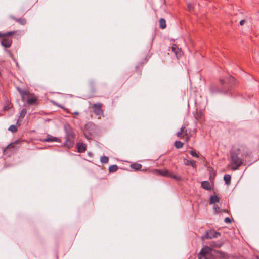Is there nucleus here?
I'll use <instances>...</instances> for the list:
<instances>
[{
  "instance_id": "obj_23",
  "label": "nucleus",
  "mask_w": 259,
  "mask_h": 259,
  "mask_svg": "<svg viewBox=\"0 0 259 259\" xmlns=\"http://www.w3.org/2000/svg\"><path fill=\"white\" fill-rule=\"evenodd\" d=\"M26 114H27V110H26V109H25V108L21 110V112H20V116H19V120L22 121V119L25 116Z\"/></svg>"
},
{
  "instance_id": "obj_18",
  "label": "nucleus",
  "mask_w": 259,
  "mask_h": 259,
  "mask_svg": "<svg viewBox=\"0 0 259 259\" xmlns=\"http://www.w3.org/2000/svg\"><path fill=\"white\" fill-rule=\"evenodd\" d=\"M201 187L207 190H210L211 188L210 183L207 181H203L201 182Z\"/></svg>"
},
{
  "instance_id": "obj_31",
  "label": "nucleus",
  "mask_w": 259,
  "mask_h": 259,
  "mask_svg": "<svg viewBox=\"0 0 259 259\" xmlns=\"http://www.w3.org/2000/svg\"><path fill=\"white\" fill-rule=\"evenodd\" d=\"M7 149H15V145L14 143H11L9 145H8V146L6 148Z\"/></svg>"
},
{
  "instance_id": "obj_26",
  "label": "nucleus",
  "mask_w": 259,
  "mask_h": 259,
  "mask_svg": "<svg viewBox=\"0 0 259 259\" xmlns=\"http://www.w3.org/2000/svg\"><path fill=\"white\" fill-rule=\"evenodd\" d=\"M100 161L102 163H107L108 162L109 158L107 156H103L101 157Z\"/></svg>"
},
{
  "instance_id": "obj_32",
  "label": "nucleus",
  "mask_w": 259,
  "mask_h": 259,
  "mask_svg": "<svg viewBox=\"0 0 259 259\" xmlns=\"http://www.w3.org/2000/svg\"><path fill=\"white\" fill-rule=\"evenodd\" d=\"M188 10L189 11L191 12L194 9V7L191 4H188L187 5Z\"/></svg>"
},
{
  "instance_id": "obj_7",
  "label": "nucleus",
  "mask_w": 259,
  "mask_h": 259,
  "mask_svg": "<svg viewBox=\"0 0 259 259\" xmlns=\"http://www.w3.org/2000/svg\"><path fill=\"white\" fill-rule=\"evenodd\" d=\"M156 172L158 174L162 176L171 178L177 181H180L182 180V177L180 176L175 175L172 171L166 169L156 170Z\"/></svg>"
},
{
  "instance_id": "obj_6",
  "label": "nucleus",
  "mask_w": 259,
  "mask_h": 259,
  "mask_svg": "<svg viewBox=\"0 0 259 259\" xmlns=\"http://www.w3.org/2000/svg\"><path fill=\"white\" fill-rule=\"evenodd\" d=\"M189 124L188 122L185 123L181 127L180 131L177 134V136L181 139L184 138L185 142L188 143L191 137L190 133L188 132L187 127L188 126Z\"/></svg>"
},
{
  "instance_id": "obj_17",
  "label": "nucleus",
  "mask_w": 259,
  "mask_h": 259,
  "mask_svg": "<svg viewBox=\"0 0 259 259\" xmlns=\"http://www.w3.org/2000/svg\"><path fill=\"white\" fill-rule=\"evenodd\" d=\"M10 18L14 20H15L17 22L20 23V24L24 25L26 23V20L25 18H17L14 16H11Z\"/></svg>"
},
{
  "instance_id": "obj_22",
  "label": "nucleus",
  "mask_w": 259,
  "mask_h": 259,
  "mask_svg": "<svg viewBox=\"0 0 259 259\" xmlns=\"http://www.w3.org/2000/svg\"><path fill=\"white\" fill-rule=\"evenodd\" d=\"M231 177L230 175H225L224 176V180L227 185H229L231 184Z\"/></svg>"
},
{
  "instance_id": "obj_41",
  "label": "nucleus",
  "mask_w": 259,
  "mask_h": 259,
  "mask_svg": "<svg viewBox=\"0 0 259 259\" xmlns=\"http://www.w3.org/2000/svg\"><path fill=\"white\" fill-rule=\"evenodd\" d=\"M194 131H195V132H196L197 130H196V129H195V130H194Z\"/></svg>"
},
{
  "instance_id": "obj_3",
  "label": "nucleus",
  "mask_w": 259,
  "mask_h": 259,
  "mask_svg": "<svg viewBox=\"0 0 259 259\" xmlns=\"http://www.w3.org/2000/svg\"><path fill=\"white\" fill-rule=\"evenodd\" d=\"M240 152L239 148L232 150L230 152V165L232 170H237L243 163V160L239 157Z\"/></svg>"
},
{
  "instance_id": "obj_4",
  "label": "nucleus",
  "mask_w": 259,
  "mask_h": 259,
  "mask_svg": "<svg viewBox=\"0 0 259 259\" xmlns=\"http://www.w3.org/2000/svg\"><path fill=\"white\" fill-rule=\"evenodd\" d=\"M19 92L23 102H25L30 105H34L37 104V97L34 94H31L26 90H19Z\"/></svg>"
},
{
  "instance_id": "obj_2",
  "label": "nucleus",
  "mask_w": 259,
  "mask_h": 259,
  "mask_svg": "<svg viewBox=\"0 0 259 259\" xmlns=\"http://www.w3.org/2000/svg\"><path fill=\"white\" fill-rule=\"evenodd\" d=\"M202 258L205 259H214L215 258L229 259V255L225 252L216 250L211 247L205 246L201 250L199 253V258Z\"/></svg>"
},
{
  "instance_id": "obj_37",
  "label": "nucleus",
  "mask_w": 259,
  "mask_h": 259,
  "mask_svg": "<svg viewBox=\"0 0 259 259\" xmlns=\"http://www.w3.org/2000/svg\"><path fill=\"white\" fill-rule=\"evenodd\" d=\"M214 246L217 247H221V244H215Z\"/></svg>"
},
{
  "instance_id": "obj_15",
  "label": "nucleus",
  "mask_w": 259,
  "mask_h": 259,
  "mask_svg": "<svg viewBox=\"0 0 259 259\" xmlns=\"http://www.w3.org/2000/svg\"><path fill=\"white\" fill-rule=\"evenodd\" d=\"M43 142H58L59 139L58 138L54 137L50 135H48L47 138L41 140Z\"/></svg>"
},
{
  "instance_id": "obj_25",
  "label": "nucleus",
  "mask_w": 259,
  "mask_h": 259,
  "mask_svg": "<svg viewBox=\"0 0 259 259\" xmlns=\"http://www.w3.org/2000/svg\"><path fill=\"white\" fill-rule=\"evenodd\" d=\"M118 166L116 165H113L109 167V170L110 172H114L117 170Z\"/></svg>"
},
{
  "instance_id": "obj_30",
  "label": "nucleus",
  "mask_w": 259,
  "mask_h": 259,
  "mask_svg": "<svg viewBox=\"0 0 259 259\" xmlns=\"http://www.w3.org/2000/svg\"><path fill=\"white\" fill-rule=\"evenodd\" d=\"M95 126V125L93 123L90 122V123H87L85 125V129H87L88 128H92V127H93Z\"/></svg>"
},
{
  "instance_id": "obj_42",
  "label": "nucleus",
  "mask_w": 259,
  "mask_h": 259,
  "mask_svg": "<svg viewBox=\"0 0 259 259\" xmlns=\"http://www.w3.org/2000/svg\"><path fill=\"white\" fill-rule=\"evenodd\" d=\"M258 150H259V145H258Z\"/></svg>"
},
{
  "instance_id": "obj_8",
  "label": "nucleus",
  "mask_w": 259,
  "mask_h": 259,
  "mask_svg": "<svg viewBox=\"0 0 259 259\" xmlns=\"http://www.w3.org/2000/svg\"><path fill=\"white\" fill-rule=\"evenodd\" d=\"M221 236L219 232L211 229L205 232L204 235L201 237V239L204 241L205 239H211L214 238H218Z\"/></svg>"
},
{
  "instance_id": "obj_33",
  "label": "nucleus",
  "mask_w": 259,
  "mask_h": 259,
  "mask_svg": "<svg viewBox=\"0 0 259 259\" xmlns=\"http://www.w3.org/2000/svg\"><path fill=\"white\" fill-rule=\"evenodd\" d=\"M224 221L227 223H231L232 222V220L229 217L225 218Z\"/></svg>"
},
{
  "instance_id": "obj_12",
  "label": "nucleus",
  "mask_w": 259,
  "mask_h": 259,
  "mask_svg": "<svg viewBox=\"0 0 259 259\" xmlns=\"http://www.w3.org/2000/svg\"><path fill=\"white\" fill-rule=\"evenodd\" d=\"M74 139L75 138L66 137V140L63 143L64 146L69 149L73 147L74 145Z\"/></svg>"
},
{
  "instance_id": "obj_11",
  "label": "nucleus",
  "mask_w": 259,
  "mask_h": 259,
  "mask_svg": "<svg viewBox=\"0 0 259 259\" xmlns=\"http://www.w3.org/2000/svg\"><path fill=\"white\" fill-rule=\"evenodd\" d=\"M64 128L66 133V137L75 138L76 135L69 125H66Z\"/></svg>"
},
{
  "instance_id": "obj_38",
  "label": "nucleus",
  "mask_w": 259,
  "mask_h": 259,
  "mask_svg": "<svg viewBox=\"0 0 259 259\" xmlns=\"http://www.w3.org/2000/svg\"><path fill=\"white\" fill-rule=\"evenodd\" d=\"M252 259H259V257L258 256H255Z\"/></svg>"
},
{
  "instance_id": "obj_28",
  "label": "nucleus",
  "mask_w": 259,
  "mask_h": 259,
  "mask_svg": "<svg viewBox=\"0 0 259 259\" xmlns=\"http://www.w3.org/2000/svg\"><path fill=\"white\" fill-rule=\"evenodd\" d=\"M189 153L191 154V155L193 157H196V158L199 157L198 154L195 151L191 150L189 152Z\"/></svg>"
},
{
  "instance_id": "obj_16",
  "label": "nucleus",
  "mask_w": 259,
  "mask_h": 259,
  "mask_svg": "<svg viewBox=\"0 0 259 259\" xmlns=\"http://www.w3.org/2000/svg\"><path fill=\"white\" fill-rule=\"evenodd\" d=\"M171 49H172V52L175 54L177 58L178 59L179 56H180V49L179 48L178 46L176 44H174L172 45Z\"/></svg>"
},
{
  "instance_id": "obj_29",
  "label": "nucleus",
  "mask_w": 259,
  "mask_h": 259,
  "mask_svg": "<svg viewBox=\"0 0 259 259\" xmlns=\"http://www.w3.org/2000/svg\"><path fill=\"white\" fill-rule=\"evenodd\" d=\"M213 209L214 210L215 213H220L221 210L219 206L218 205H214L213 207Z\"/></svg>"
},
{
  "instance_id": "obj_20",
  "label": "nucleus",
  "mask_w": 259,
  "mask_h": 259,
  "mask_svg": "<svg viewBox=\"0 0 259 259\" xmlns=\"http://www.w3.org/2000/svg\"><path fill=\"white\" fill-rule=\"evenodd\" d=\"M159 22L160 28H161L162 29H164L166 27V21L164 18H160L159 19Z\"/></svg>"
},
{
  "instance_id": "obj_13",
  "label": "nucleus",
  "mask_w": 259,
  "mask_h": 259,
  "mask_svg": "<svg viewBox=\"0 0 259 259\" xmlns=\"http://www.w3.org/2000/svg\"><path fill=\"white\" fill-rule=\"evenodd\" d=\"M183 161L185 165L191 166L193 168H196L197 167L196 161L194 160H189L186 158H184Z\"/></svg>"
},
{
  "instance_id": "obj_39",
  "label": "nucleus",
  "mask_w": 259,
  "mask_h": 259,
  "mask_svg": "<svg viewBox=\"0 0 259 259\" xmlns=\"http://www.w3.org/2000/svg\"><path fill=\"white\" fill-rule=\"evenodd\" d=\"M74 114L75 115H78L79 114V113L78 112H75Z\"/></svg>"
},
{
  "instance_id": "obj_27",
  "label": "nucleus",
  "mask_w": 259,
  "mask_h": 259,
  "mask_svg": "<svg viewBox=\"0 0 259 259\" xmlns=\"http://www.w3.org/2000/svg\"><path fill=\"white\" fill-rule=\"evenodd\" d=\"M9 130L12 133H15L17 131V128L15 125H12L9 127Z\"/></svg>"
},
{
  "instance_id": "obj_10",
  "label": "nucleus",
  "mask_w": 259,
  "mask_h": 259,
  "mask_svg": "<svg viewBox=\"0 0 259 259\" xmlns=\"http://www.w3.org/2000/svg\"><path fill=\"white\" fill-rule=\"evenodd\" d=\"M195 119L200 123L205 121V116L204 112L202 110L197 109L194 114Z\"/></svg>"
},
{
  "instance_id": "obj_21",
  "label": "nucleus",
  "mask_w": 259,
  "mask_h": 259,
  "mask_svg": "<svg viewBox=\"0 0 259 259\" xmlns=\"http://www.w3.org/2000/svg\"><path fill=\"white\" fill-rule=\"evenodd\" d=\"M131 168L135 170H140L142 168V165L139 163H132L131 164Z\"/></svg>"
},
{
  "instance_id": "obj_19",
  "label": "nucleus",
  "mask_w": 259,
  "mask_h": 259,
  "mask_svg": "<svg viewBox=\"0 0 259 259\" xmlns=\"http://www.w3.org/2000/svg\"><path fill=\"white\" fill-rule=\"evenodd\" d=\"M219 201L220 198L218 196H211L210 198L209 204H215V203L219 202Z\"/></svg>"
},
{
  "instance_id": "obj_24",
  "label": "nucleus",
  "mask_w": 259,
  "mask_h": 259,
  "mask_svg": "<svg viewBox=\"0 0 259 259\" xmlns=\"http://www.w3.org/2000/svg\"><path fill=\"white\" fill-rule=\"evenodd\" d=\"M174 145L177 149H180L183 147L184 143L180 141H176L174 143Z\"/></svg>"
},
{
  "instance_id": "obj_1",
  "label": "nucleus",
  "mask_w": 259,
  "mask_h": 259,
  "mask_svg": "<svg viewBox=\"0 0 259 259\" xmlns=\"http://www.w3.org/2000/svg\"><path fill=\"white\" fill-rule=\"evenodd\" d=\"M220 87L213 85L211 88L212 93H218L227 94L231 88L237 83V80L233 76L229 75L224 78L219 79Z\"/></svg>"
},
{
  "instance_id": "obj_34",
  "label": "nucleus",
  "mask_w": 259,
  "mask_h": 259,
  "mask_svg": "<svg viewBox=\"0 0 259 259\" xmlns=\"http://www.w3.org/2000/svg\"><path fill=\"white\" fill-rule=\"evenodd\" d=\"M229 211L227 209L221 210L220 213H228Z\"/></svg>"
},
{
  "instance_id": "obj_5",
  "label": "nucleus",
  "mask_w": 259,
  "mask_h": 259,
  "mask_svg": "<svg viewBox=\"0 0 259 259\" xmlns=\"http://www.w3.org/2000/svg\"><path fill=\"white\" fill-rule=\"evenodd\" d=\"M17 32V31H13L6 33L0 32V38H2L1 45L5 48H9L13 42L12 37Z\"/></svg>"
},
{
  "instance_id": "obj_36",
  "label": "nucleus",
  "mask_w": 259,
  "mask_h": 259,
  "mask_svg": "<svg viewBox=\"0 0 259 259\" xmlns=\"http://www.w3.org/2000/svg\"><path fill=\"white\" fill-rule=\"evenodd\" d=\"M215 172H212L211 173V175H210V178H211L212 177V176L213 175V177H215Z\"/></svg>"
},
{
  "instance_id": "obj_9",
  "label": "nucleus",
  "mask_w": 259,
  "mask_h": 259,
  "mask_svg": "<svg viewBox=\"0 0 259 259\" xmlns=\"http://www.w3.org/2000/svg\"><path fill=\"white\" fill-rule=\"evenodd\" d=\"M102 107L103 104L100 102L93 104L92 105L93 112L96 115L98 116V119H100L101 116H104Z\"/></svg>"
},
{
  "instance_id": "obj_40",
  "label": "nucleus",
  "mask_w": 259,
  "mask_h": 259,
  "mask_svg": "<svg viewBox=\"0 0 259 259\" xmlns=\"http://www.w3.org/2000/svg\"><path fill=\"white\" fill-rule=\"evenodd\" d=\"M58 106H59L60 107H61V108H63V107H61V106L60 105H58Z\"/></svg>"
},
{
  "instance_id": "obj_35",
  "label": "nucleus",
  "mask_w": 259,
  "mask_h": 259,
  "mask_svg": "<svg viewBox=\"0 0 259 259\" xmlns=\"http://www.w3.org/2000/svg\"><path fill=\"white\" fill-rule=\"evenodd\" d=\"M245 22V20H241V21H240V25H243L244 24Z\"/></svg>"
},
{
  "instance_id": "obj_14",
  "label": "nucleus",
  "mask_w": 259,
  "mask_h": 259,
  "mask_svg": "<svg viewBox=\"0 0 259 259\" xmlns=\"http://www.w3.org/2000/svg\"><path fill=\"white\" fill-rule=\"evenodd\" d=\"M77 151L79 153H82L86 150V145L82 143H78L77 144Z\"/></svg>"
}]
</instances>
